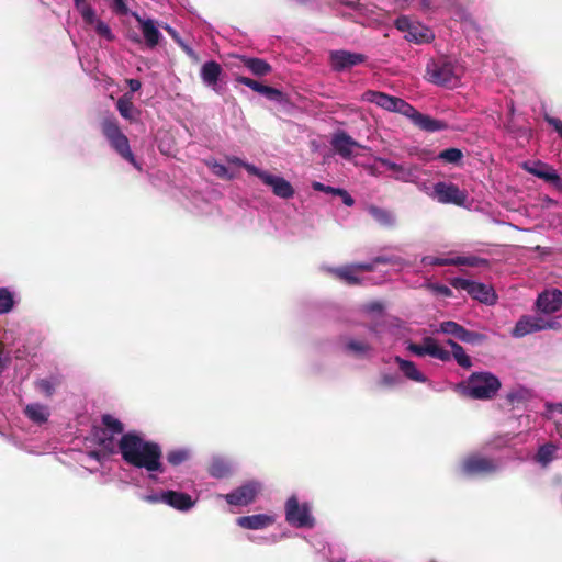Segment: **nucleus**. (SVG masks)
Listing matches in <instances>:
<instances>
[{
  "mask_svg": "<svg viewBox=\"0 0 562 562\" xmlns=\"http://www.w3.org/2000/svg\"><path fill=\"white\" fill-rule=\"evenodd\" d=\"M337 195L341 198L345 205L352 206L355 204L353 198L346 190L339 188Z\"/></svg>",
  "mask_w": 562,
  "mask_h": 562,
  "instance_id": "4d7b16f0",
  "label": "nucleus"
},
{
  "mask_svg": "<svg viewBox=\"0 0 562 562\" xmlns=\"http://www.w3.org/2000/svg\"><path fill=\"white\" fill-rule=\"evenodd\" d=\"M233 462L222 456H213L207 468L209 474L215 479H225L233 473Z\"/></svg>",
  "mask_w": 562,
  "mask_h": 562,
  "instance_id": "393cba45",
  "label": "nucleus"
},
{
  "mask_svg": "<svg viewBox=\"0 0 562 562\" xmlns=\"http://www.w3.org/2000/svg\"><path fill=\"white\" fill-rule=\"evenodd\" d=\"M261 94L271 101L282 102L283 100V93L280 90L269 86L265 87L263 92Z\"/></svg>",
  "mask_w": 562,
  "mask_h": 562,
  "instance_id": "3c124183",
  "label": "nucleus"
},
{
  "mask_svg": "<svg viewBox=\"0 0 562 562\" xmlns=\"http://www.w3.org/2000/svg\"><path fill=\"white\" fill-rule=\"evenodd\" d=\"M450 284L457 290L467 291L473 299L482 303L492 305L496 301L493 289L484 283L464 278H453L450 280Z\"/></svg>",
  "mask_w": 562,
  "mask_h": 562,
  "instance_id": "f8f14e48",
  "label": "nucleus"
},
{
  "mask_svg": "<svg viewBox=\"0 0 562 562\" xmlns=\"http://www.w3.org/2000/svg\"><path fill=\"white\" fill-rule=\"evenodd\" d=\"M460 326L461 325H459L458 323L452 322V321L442 322L440 324L439 331L447 334V335L456 336Z\"/></svg>",
  "mask_w": 562,
  "mask_h": 562,
  "instance_id": "603ef678",
  "label": "nucleus"
},
{
  "mask_svg": "<svg viewBox=\"0 0 562 562\" xmlns=\"http://www.w3.org/2000/svg\"><path fill=\"white\" fill-rule=\"evenodd\" d=\"M286 522L295 528H313L315 518L311 505L307 502H300L296 495H291L284 504Z\"/></svg>",
  "mask_w": 562,
  "mask_h": 562,
  "instance_id": "423d86ee",
  "label": "nucleus"
},
{
  "mask_svg": "<svg viewBox=\"0 0 562 562\" xmlns=\"http://www.w3.org/2000/svg\"><path fill=\"white\" fill-rule=\"evenodd\" d=\"M400 382L401 380L396 374L385 373L381 376L379 385L382 387H395Z\"/></svg>",
  "mask_w": 562,
  "mask_h": 562,
  "instance_id": "09e8293b",
  "label": "nucleus"
},
{
  "mask_svg": "<svg viewBox=\"0 0 562 562\" xmlns=\"http://www.w3.org/2000/svg\"><path fill=\"white\" fill-rule=\"evenodd\" d=\"M166 505L179 512H189L196 505V499L187 493L167 490Z\"/></svg>",
  "mask_w": 562,
  "mask_h": 562,
  "instance_id": "b1692460",
  "label": "nucleus"
},
{
  "mask_svg": "<svg viewBox=\"0 0 562 562\" xmlns=\"http://www.w3.org/2000/svg\"><path fill=\"white\" fill-rule=\"evenodd\" d=\"M420 168L418 165L398 164L391 177L401 182H416L419 179Z\"/></svg>",
  "mask_w": 562,
  "mask_h": 562,
  "instance_id": "c85d7f7f",
  "label": "nucleus"
},
{
  "mask_svg": "<svg viewBox=\"0 0 562 562\" xmlns=\"http://www.w3.org/2000/svg\"><path fill=\"white\" fill-rule=\"evenodd\" d=\"M227 162L231 165L240 166V167L245 168L247 171H248V166H254L252 164L246 162L236 156L227 157Z\"/></svg>",
  "mask_w": 562,
  "mask_h": 562,
  "instance_id": "680f3d73",
  "label": "nucleus"
},
{
  "mask_svg": "<svg viewBox=\"0 0 562 562\" xmlns=\"http://www.w3.org/2000/svg\"><path fill=\"white\" fill-rule=\"evenodd\" d=\"M559 323L557 321H547L541 316H524L515 325L512 335L516 338L524 337L526 335L549 329L558 328Z\"/></svg>",
  "mask_w": 562,
  "mask_h": 562,
  "instance_id": "4468645a",
  "label": "nucleus"
},
{
  "mask_svg": "<svg viewBox=\"0 0 562 562\" xmlns=\"http://www.w3.org/2000/svg\"><path fill=\"white\" fill-rule=\"evenodd\" d=\"M112 1H113V10L116 13L126 14L128 12L125 0H112Z\"/></svg>",
  "mask_w": 562,
  "mask_h": 562,
  "instance_id": "bf43d9fd",
  "label": "nucleus"
},
{
  "mask_svg": "<svg viewBox=\"0 0 562 562\" xmlns=\"http://www.w3.org/2000/svg\"><path fill=\"white\" fill-rule=\"evenodd\" d=\"M463 158V153L458 148H448L440 151L437 156L429 159H440L448 164H458Z\"/></svg>",
  "mask_w": 562,
  "mask_h": 562,
  "instance_id": "ea45409f",
  "label": "nucleus"
},
{
  "mask_svg": "<svg viewBox=\"0 0 562 562\" xmlns=\"http://www.w3.org/2000/svg\"><path fill=\"white\" fill-rule=\"evenodd\" d=\"M132 15L135 18L139 25L146 45L149 48L156 47L162 37L160 31L158 30L156 21L153 19H145L136 12H133Z\"/></svg>",
  "mask_w": 562,
  "mask_h": 562,
  "instance_id": "6ab92c4d",
  "label": "nucleus"
},
{
  "mask_svg": "<svg viewBox=\"0 0 562 562\" xmlns=\"http://www.w3.org/2000/svg\"><path fill=\"white\" fill-rule=\"evenodd\" d=\"M407 349L418 356H430L441 361H449L451 359L450 351L442 348L434 338L427 337L423 340L422 345L409 344Z\"/></svg>",
  "mask_w": 562,
  "mask_h": 562,
  "instance_id": "f3484780",
  "label": "nucleus"
},
{
  "mask_svg": "<svg viewBox=\"0 0 562 562\" xmlns=\"http://www.w3.org/2000/svg\"><path fill=\"white\" fill-rule=\"evenodd\" d=\"M15 294L8 288H0V315L12 311Z\"/></svg>",
  "mask_w": 562,
  "mask_h": 562,
  "instance_id": "e433bc0d",
  "label": "nucleus"
},
{
  "mask_svg": "<svg viewBox=\"0 0 562 562\" xmlns=\"http://www.w3.org/2000/svg\"><path fill=\"white\" fill-rule=\"evenodd\" d=\"M235 80L236 82L241 83L260 94L263 92V89L266 87L265 85H261L260 82L244 76H237Z\"/></svg>",
  "mask_w": 562,
  "mask_h": 562,
  "instance_id": "de8ad7c7",
  "label": "nucleus"
},
{
  "mask_svg": "<svg viewBox=\"0 0 562 562\" xmlns=\"http://www.w3.org/2000/svg\"><path fill=\"white\" fill-rule=\"evenodd\" d=\"M74 4L78 12H81L83 9H86L89 5L87 0H74Z\"/></svg>",
  "mask_w": 562,
  "mask_h": 562,
  "instance_id": "774afa93",
  "label": "nucleus"
},
{
  "mask_svg": "<svg viewBox=\"0 0 562 562\" xmlns=\"http://www.w3.org/2000/svg\"><path fill=\"white\" fill-rule=\"evenodd\" d=\"M191 457V451L188 448H177L168 451L167 461L171 465H180Z\"/></svg>",
  "mask_w": 562,
  "mask_h": 562,
  "instance_id": "4c0bfd02",
  "label": "nucleus"
},
{
  "mask_svg": "<svg viewBox=\"0 0 562 562\" xmlns=\"http://www.w3.org/2000/svg\"><path fill=\"white\" fill-rule=\"evenodd\" d=\"M222 74V66L214 60L205 61L200 69V77L203 85L211 88L216 93H221L218 81Z\"/></svg>",
  "mask_w": 562,
  "mask_h": 562,
  "instance_id": "a211bd4d",
  "label": "nucleus"
},
{
  "mask_svg": "<svg viewBox=\"0 0 562 562\" xmlns=\"http://www.w3.org/2000/svg\"><path fill=\"white\" fill-rule=\"evenodd\" d=\"M162 27L167 31V33L173 38V41L177 44H182V38L180 37L179 33L173 27H171L168 24L162 25Z\"/></svg>",
  "mask_w": 562,
  "mask_h": 562,
  "instance_id": "e2e57ef3",
  "label": "nucleus"
},
{
  "mask_svg": "<svg viewBox=\"0 0 562 562\" xmlns=\"http://www.w3.org/2000/svg\"><path fill=\"white\" fill-rule=\"evenodd\" d=\"M376 162L379 165H381L382 167H385L387 170L392 171V173L394 172L396 166L398 165L390 159L382 158V157L376 158Z\"/></svg>",
  "mask_w": 562,
  "mask_h": 562,
  "instance_id": "052dcab7",
  "label": "nucleus"
},
{
  "mask_svg": "<svg viewBox=\"0 0 562 562\" xmlns=\"http://www.w3.org/2000/svg\"><path fill=\"white\" fill-rule=\"evenodd\" d=\"M367 60L366 55L345 49H336L329 53V64L333 70L341 72Z\"/></svg>",
  "mask_w": 562,
  "mask_h": 562,
  "instance_id": "2eb2a0df",
  "label": "nucleus"
},
{
  "mask_svg": "<svg viewBox=\"0 0 562 562\" xmlns=\"http://www.w3.org/2000/svg\"><path fill=\"white\" fill-rule=\"evenodd\" d=\"M537 306L546 314L558 312L562 306V292L557 289L544 291L538 296Z\"/></svg>",
  "mask_w": 562,
  "mask_h": 562,
  "instance_id": "4be33fe9",
  "label": "nucleus"
},
{
  "mask_svg": "<svg viewBox=\"0 0 562 562\" xmlns=\"http://www.w3.org/2000/svg\"><path fill=\"white\" fill-rule=\"evenodd\" d=\"M454 337L467 344H477L484 339L483 335L470 331L465 329L463 326L459 327L457 335Z\"/></svg>",
  "mask_w": 562,
  "mask_h": 562,
  "instance_id": "a19ab883",
  "label": "nucleus"
},
{
  "mask_svg": "<svg viewBox=\"0 0 562 562\" xmlns=\"http://www.w3.org/2000/svg\"><path fill=\"white\" fill-rule=\"evenodd\" d=\"M373 269L371 263H355L333 269V273L348 284H356L360 281L359 272Z\"/></svg>",
  "mask_w": 562,
  "mask_h": 562,
  "instance_id": "412c9836",
  "label": "nucleus"
},
{
  "mask_svg": "<svg viewBox=\"0 0 562 562\" xmlns=\"http://www.w3.org/2000/svg\"><path fill=\"white\" fill-rule=\"evenodd\" d=\"M248 172L258 177L263 184L269 187L273 194L281 199H290L294 195L292 184L281 176L270 173L256 166H248Z\"/></svg>",
  "mask_w": 562,
  "mask_h": 562,
  "instance_id": "6e6552de",
  "label": "nucleus"
},
{
  "mask_svg": "<svg viewBox=\"0 0 562 562\" xmlns=\"http://www.w3.org/2000/svg\"><path fill=\"white\" fill-rule=\"evenodd\" d=\"M371 265H373V267L378 263H393V265H400L401 263V259L397 258V257H389V256H378L373 259L372 262H370Z\"/></svg>",
  "mask_w": 562,
  "mask_h": 562,
  "instance_id": "5fc2aeb1",
  "label": "nucleus"
},
{
  "mask_svg": "<svg viewBox=\"0 0 562 562\" xmlns=\"http://www.w3.org/2000/svg\"><path fill=\"white\" fill-rule=\"evenodd\" d=\"M207 167L212 170L214 175L223 179H233L234 175L228 171V169L223 165L215 160H210L206 162Z\"/></svg>",
  "mask_w": 562,
  "mask_h": 562,
  "instance_id": "c03bdc74",
  "label": "nucleus"
},
{
  "mask_svg": "<svg viewBox=\"0 0 562 562\" xmlns=\"http://www.w3.org/2000/svg\"><path fill=\"white\" fill-rule=\"evenodd\" d=\"M321 550L329 562H346V558L339 547L327 544L323 546Z\"/></svg>",
  "mask_w": 562,
  "mask_h": 562,
  "instance_id": "37998d69",
  "label": "nucleus"
},
{
  "mask_svg": "<svg viewBox=\"0 0 562 562\" xmlns=\"http://www.w3.org/2000/svg\"><path fill=\"white\" fill-rule=\"evenodd\" d=\"M369 212L372 217L382 225L392 226L395 223L394 215L386 210L380 207H371Z\"/></svg>",
  "mask_w": 562,
  "mask_h": 562,
  "instance_id": "58836bf2",
  "label": "nucleus"
},
{
  "mask_svg": "<svg viewBox=\"0 0 562 562\" xmlns=\"http://www.w3.org/2000/svg\"><path fill=\"white\" fill-rule=\"evenodd\" d=\"M501 387L497 376L490 372H476L467 381V394L473 398L485 400L493 397Z\"/></svg>",
  "mask_w": 562,
  "mask_h": 562,
  "instance_id": "39448f33",
  "label": "nucleus"
},
{
  "mask_svg": "<svg viewBox=\"0 0 562 562\" xmlns=\"http://www.w3.org/2000/svg\"><path fill=\"white\" fill-rule=\"evenodd\" d=\"M276 522V515L272 514H255L249 516H240L236 519L237 526L247 530H262Z\"/></svg>",
  "mask_w": 562,
  "mask_h": 562,
  "instance_id": "aec40b11",
  "label": "nucleus"
},
{
  "mask_svg": "<svg viewBox=\"0 0 562 562\" xmlns=\"http://www.w3.org/2000/svg\"><path fill=\"white\" fill-rule=\"evenodd\" d=\"M115 450L127 464L144 470L151 482L164 483L159 480V475L165 473L159 443L147 439L139 431L132 430L121 436Z\"/></svg>",
  "mask_w": 562,
  "mask_h": 562,
  "instance_id": "f257e3e1",
  "label": "nucleus"
},
{
  "mask_svg": "<svg viewBox=\"0 0 562 562\" xmlns=\"http://www.w3.org/2000/svg\"><path fill=\"white\" fill-rule=\"evenodd\" d=\"M430 196L442 204L463 205L468 200L465 191L451 182H437L434 184Z\"/></svg>",
  "mask_w": 562,
  "mask_h": 562,
  "instance_id": "ddd939ff",
  "label": "nucleus"
},
{
  "mask_svg": "<svg viewBox=\"0 0 562 562\" xmlns=\"http://www.w3.org/2000/svg\"><path fill=\"white\" fill-rule=\"evenodd\" d=\"M126 82H127V86H128L131 92H136L142 87L140 81L137 79H128Z\"/></svg>",
  "mask_w": 562,
  "mask_h": 562,
  "instance_id": "69168bd1",
  "label": "nucleus"
},
{
  "mask_svg": "<svg viewBox=\"0 0 562 562\" xmlns=\"http://www.w3.org/2000/svg\"><path fill=\"white\" fill-rule=\"evenodd\" d=\"M544 120L562 137V121L548 114L544 115Z\"/></svg>",
  "mask_w": 562,
  "mask_h": 562,
  "instance_id": "6e6d98bb",
  "label": "nucleus"
},
{
  "mask_svg": "<svg viewBox=\"0 0 562 562\" xmlns=\"http://www.w3.org/2000/svg\"><path fill=\"white\" fill-rule=\"evenodd\" d=\"M23 413L29 420L36 425H43L47 423L50 416L49 407L38 402L25 405Z\"/></svg>",
  "mask_w": 562,
  "mask_h": 562,
  "instance_id": "bb28decb",
  "label": "nucleus"
},
{
  "mask_svg": "<svg viewBox=\"0 0 562 562\" xmlns=\"http://www.w3.org/2000/svg\"><path fill=\"white\" fill-rule=\"evenodd\" d=\"M117 111L120 114L127 120H134L136 110L132 102V94L125 93L122 95L116 103Z\"/></svg>",
  "mask_w": 562,
  "mask_h": 562,
  "instance_id": "72a5a7b5",
  "label": "nucleus"
},
{
  "mask_svg": "<svg viewBox=\"0 0 562 562\" xmlns=\"http://www.w3.org/2000/svg\"><path fill=\"white\" fill-rule=\"evenodd\" d=\"M447 345L451 348L450 356L454 358L458 364L462 368L471 367V359L465 353L464 349L452 339L447 340Z\"/></svg>",
  "mask_w": 562,
  "mask_h": 562,
  "instance_id": "473e14b6",
  "label": "nucleus"
},
{
  "mask_svg": "<svg viewBox=\"0 0 562 562\" xmlns=\"http://www.w3.org/2000/svg\"><path fill=\"white\" fill-rule=\"evenodd\" d=\"M337 195L341 198L345 205L352 206L355 204L353 198L346 190L339 188Z\"/></svg>",
  "mask_w": 562,
  "mask_h": 562,
  "instance_id": "13d9d810",
  "label": "nucleus"
},
{
  "mask_svg": "<svg viewBox=\"0 0 562 562\" xmlns=\"http://www.w3.org/2000/svg\"><path fill=\"white\" fill-rule=\"evenodd\" d=\"M60 384L58 376H48L38 379L34 382L35 390L45 397H52Z\"/></svg>",
  "mask_w": 562,
  "mask_h": 562,
  "instance_id": "2f4dec72",
  "label": "nucleus"
},
{
  "mask_svg": "<svg viewBox=\"0 0 562 562\" xmlns=\"http://www.w3.org/2000/svg\"><path fill=\"white\" fill-rule=\"evenodd\" d=\"M262 483L256 480H250L233 490L232 492L220 495L233 506H248L256 501L262 492Z\"/></svg>",
  "mask_w": 562,
  "mask_h": 562,
  "instance_id": "9d476101",
  "label": "nucleus"
},
{
  "mask_svg": "<svg viewBox=\"0 0 562 562\" xmlns=\"http://www.w3.org/2000/svg\"><path fill=\"white\" fill-rule=\"evenodd\" d=\"M331 145L334 149L344 158L351 157L353 149L360 147V145L345 132L335 134L331 139Z\"/></svg>",
  "mask_w": 562,
  "mask_h": 562,
  "instance_id": "a878e982",
  "label": "nucleus"
},
{
  "mask_svg": "<svg viewBox=\"0 0 562 562\" xmlns=\"http://www.w3.org/2000/svg\"><path fill=\"white\" fill-rule=\"evenodd\" d=\"M398 31L405 33V38L417 44L429 43L434 40V32L426 25L412 21L408 16H400L395 21Z\"/></svg>",
  "mask_w": 562,
  "mask_h": 562,
  "instance_id": "9b49d317",
  "label": "nucleus"
},
{
  "mask_svg": "<svg viewBox=\"0 0 562 562\" xmlns=\"http://www.w3.org/2000/svg\"><path fill=\"white\" fill-rule=\"evenodd\" d=\"M240 59L244 66L255 76H266L272 70L271 66L265 59L247 56H241Z\"/></svg>",
  "mask_w": 562,
  "mask_h": 562,
  "instance_id": "7c9ffc66",
  "label": "nucleus"
},
{
  "mask_svg": "<svg viewBox=\"0 0 562 562\" xmlns=\"http://www.w3.org/2000/svg\"><path fill=\"white\" fill-rule=\"evenodd\" d=\"M464 68L458 61L441 58L427 65L428 80L437 86L449 89L460 85Z\"/></svg>",
  "mask_w": 562,
  "mask_h": 562,
  "instance_id": "7ed1b4c3",
  "label": "nucleus"
},
{
  "mask_svg": "<svg viewBox=\"0 0 562 562\" xmlns=\"http://www.w3.org/2000/svg\"><path fill=\"white\" fill-rule=\"evenodd\" d=\"M370 349V345L362 340L349 339L345 344V351L358 357L366 356Z\"/></svg>",
  "mask_w": 562,
  "mask_h": 562,
  "instance_id": "c9c22d12",
  "label": "nucleus"
},
{
  "mask_svg": "<svg viewBox=\"0 0 562 562\" xmlns=\"http://www.w3.org/2000/svg\"><path fill=\"white\" fill-rule=\"evenodd\" d=\"M486 260L475 256H425L422 258L424 266H469L479 267L484 265Z\"/></svg>",
  "mask_w": 562,
  "mask_h": 562,
  "instance_id": "dca6fc26",
  "label": "nucleus"
},
{
  "mask_svg": "<svg viewBox=\"0 0 562 562\" xmlns=\"http://www.w3.org/2000/svg\"><path fill=\"white\" fill-rule=\"evenodd\" d=\"M362 100L373 103L383 110L400 113L409 119L414 125L426 132L434 133L448 127L446 122L423 114L405 100L384 92L368 90L362 94Z\"/></svg>",
  "mask_w": 562,
  "mask_h": 562,
  "instance_id": "f03ea898",
  "label": "nucleus"
},
{
  "mask_svg": "<svg viewBox=\"0 0 562 562\" xmlns=\"http://www.w3.org/2000/svg\"><path fill=\"white\" fill-rule=\"evenodd\" d=\"M499 469L501 465L496 460L479 453L469 454L460 462V471L465 476L492 474Z\"/></svg>",
  "mask_w": 562,
  "mask_h": 562,
  "instance_id": "0eeeda50",
  "label": "nucleus"
},
{
  "mask_svg": "<svg viewBox=\"0 0 562 562\" xmlns=\"http://www.w3.org/2000/svg\"><path fill=\"white\" fill-rule=\"evenodd\" d=\"M9 360H10L9 356L4 352V346L0 341V370H3L4 368H7Z\"/></svg>",
  "mask_w": 562,
  "mask_h": 562,
  "instance_id": "0e129e2a",
  "label": "nucleus"
},
{
  "mask_svg": "<svg viewBox=\"0 0 562 562\" xmlns=\"http://www.w3.org/2000/svg\"><path fill=\"white\" fill-rule=\"evenodd\" d=\"M79 13L88 25H92L99 20L95 10L90 4Z\"/></svg>",
  "mask_w": 562,
  "mask_h": 562,
  "instance_id": "8fccbe9b",
  "label": "nucleus"
},
{
  "mask_svg": "<svg viewBox=\"0 0 562 562\" xmlns=\"http://www.w3.org/2000/svg\"><path fill=\"white\" fill-rule=\"evenodd\" d=\"M531 397L532 391L522 385H517L507 393V400L513 404L525 403Z\"/></svg>",
  "mask_w": 562,
  "mask_h": 562,
  "instance_id": "f704fd0d",
  "label": "nucleus"
},
{
  "mask_svg": "<svg viewBox=\"0 0 562 562\" xmlns=\"http://www.w3.org/2000/svg\"><path fill=\"white\" fill-rule=\"evenodd\" d=\"M312 188L315 191H319V192H324V193L333 194V195H337V191L339 190V188H334V187H330V186H326V184H324L322 182H318V181H314L312 183Z\"/></svg>",
  "mask_w": 562,
  "mask_h": 562,
  "instance_id": "864d4df0",
  "label": "nucleus"
},
{
  "mask_svg": "<svg viewBox=\"0 0 562 562\" xmlns=\"http://www.w3.org/2000/svg\"><path fill=\"white\" fill-rule=\"evenodd\" d=\"M94 26V30L95 32L104 37L105 40L112 42L114 40V34L111 30V27L102 20H98L94 24H92Z\"/></svg>",
  "mask_w": 562,
  "mask_h": 562,
  "instance_id": "49530a36",
  "label": "nucleus"
},
{
  "mask_svg": "<svg viewBox=\"0 0 562 562\" xmlns=\"http://www.w3.org/2000/svg\"><path fill=\"white\" fill-rule=\"evenodd\" d=\"M524 168L531 175L544 179L547 181H554L558 179L555 170L541 161H528L524 164Z\"/></svg>",
  "mask_w": 562,
  "mask_h": 562,
  "instance_id": "c756f323",
  "label": "nucleus"
},
{
  "mask_svg": "<svg viewBox=\"0 0 562 562\" xmlns=\"http://www.w3.org/2000/svg\"><path fill=\"white\" fill-rule=\"evenodd\" d=\"M559 446L554 442L548 441L540 445L532 457L540 468L547 469L554 460L558 459Z\"/></svg>",
  "mask_w": 562,
  "mask_h": 562,
  "instance_id": "5701e85b",
  "label": "nucleus"
},
{
  "mask_svg": "<svg viewBox=\"0 0 562 562\" xmlns=\"http://www.w3.org/2000/svg\"><path fill=\"white\" fill-rule=\"evenodd\" d=\"M88 459H93L98 462H102V460L105 458V454L99 451H91L87 454Z\"/></svg>",
  "mask_w": 562,
  "mask_h": 562,
  "instance_id": "338daca9",
  "label": "nucleus"
},
{
  "mask_svg": "<svg viewBox=\"0 0 562 562\" xmlns=\"http://www.w3.org/2000/svg\"><path fill=\"white\" fill-rule=\"evenodd\" d=\"M140 499L147 504H166L167 491L151 492L143 494Z\"/></svg>",
  "mask_w": 562,
  "mask_h": 562,
  "instance_id": "a18cd8bd",
  "label": "nucleus"
},
{
  "mask_svg": "<svg viewBox=\"0 0 562 562\" xmlns=\"http://www.w3.org/2000/svg\"><path fill=\"white\" fill-rule=\"evenodd\" d=\"M395 362L398 366L400 371L403 375L417 383H428L427 376L417 368V366L409 360H405L401 357H395Z\"/></svg>",
  "mask_w": 562,
  "mask_h": 562,
  "instance_id": "cd10ccee",
  "label": "nucleus"
},
{
  "mask_svg": "<svg viewBox=\"0 0 562 562\" xmlns=\"http://www.w3.org/2000/svg\"><path fill=\"white\" fill-rule=\"evenodd\" d=\"M102 428L95 430V437L102 448L108 452H114L117 447V442L114 441V436L124 435L123 424L116 417L105 414L101 419Z\"/></svg>",
  "mask_w": 562,
  "mask_h": 562,
  "instance_id": "1a4fd4ad",
  "label": "nucleus"
},
{
  "mask_svg": "<svg viewBox=\"0 0 562 562\" xmlns=\"http://www.w3.org/2000/svg\"><path fill=\"white\" fill-rule=\"evenodd\" d=\"M102 133L110 143L111 147L126 161H128L137 170H142V166L135 159L127 137L120 130L114 117H106L101 124Z\"/></svg>",
  "mask_w": 562,
  "mask_h": 562,
  "instance_id": "20e7f679",
  "label": "nucleus"
},
{
  "mask_svg": "<svg viewBox=\"0 0 562 562\" xmlns=\"http://www.w3.org/2000/svg\"><path fill=\"white\" fill-rule=\"evenodd\" d=\"M454 337L467 344H477L484 339L483 335L470 331L465 329L463 326L459 327L457 335Z\"/></svg>",
  "mask_w": 562,
  "mask_h": 562,
  "instance_id": "79ce46f5",
  "label": "nucleus"
}]
</instances>
